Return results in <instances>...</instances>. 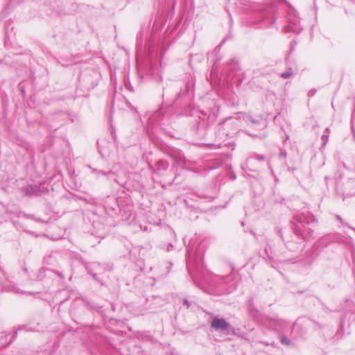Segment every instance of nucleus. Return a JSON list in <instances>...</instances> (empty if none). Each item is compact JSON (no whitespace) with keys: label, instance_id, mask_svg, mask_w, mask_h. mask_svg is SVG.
Masks as SVG:
<instances>
[{"label":"nucleus","instance_id":"nucleus-1","mask_svg":"<svg viewBox=\"0 0 355 355\" xmlns=\"http://www.w3.org/2000/svg\"><path fill=\"white\" fill-rule=\"evenodd\" d=\"M238 275L232 269L227 275L213 274L206 279L209 287L220 293L234 291L238 286Z\"/></svg>","mask_w":355,"mask_h":355},{"label":"nucleus","instance_id":"nucleus-2","mask_svg":"<svg viewBox=\"0 0 355 355\" xmlns=\"http://www.w3.org/2000/svg\"><path fill=\"white\" fill-rule=\"evenodd\" d=\"M239 117H229L218 124L217 132L218 137H234L239 131L241 127Z\"/></svg>","mask_w":355,"mask_h":355},{"label":"nucleus","instance_id":"nucleus-3","mask_svg":"<svg viewBox=\"0 0 355 355\" xmlns=\"http://www.w3.org/2000/svg\"><path fill=\"white\" fill-rule=\"evenodd\" d=\"M296 225L294 229L295 234L298 236L304 237V234L307 232L309 235L313 234V230L309 227V225L315 223V218L313 216L309 214L298 215L295 218Z\"/></svg>","mask_w":355,"mask_h":355},{"label":"nucleus","instance_id":"nucleus-4","mask_svg":"<svg viewBox=\"0 0 355 355\" xmlns=\"http://www.w3.org/2000/svg\"><path fill=\"white\" fill-rule=\"evenodd\" d=\"M204 254V250L200 245L196 247L194 245H189L187 250V266L199 261Z\"/></svg>","mask_w":355,"mask_h":355},{"label":"nucleus","instance_id":"nucleus-5","mask_svg":"<svg viewBox=\"0 0 355 355\" xmlns=\"http://www.w3.org/2000/svg\"><path fill=\"white\" fill-rule=\"evenodd\" d=\"M288 24L284 28L285 32L300 33L302 31L300 19L294 12L288 15Z\"/></svg>","mask_w":355,"mask_h":355},{"label":"nucleus","instance_id":"nucleus-6","mask_svg":"<svg viewBox=\"0 0 355 355\" xmlns=\"http://www.w3.org/2000/svg\"><path fill=\"white\" fill-rule=\"evenodd\" d=\"M264 324L269 329L275 331L282 330L288 325V322L277 318L266 317L264 319Z\"/></svg>","mask_w":355,"mask_h":355},{"label":"nucleus","instance_id":"nucleus-7","mask_svg":"<svg viewBox=\"0 0 355 355\" xmlns=\"http://www.w3.org/2000/svg\"><path fill=\"white\" fill-rule=\"evenodd\" d=\"M211 326L216 331H225L228 329L230 324L223 318H214L211 321Z\"/></svg>","mask_w":355,"mask_h":355},{"label":"nucleus","instance_id":"nucleus-8","mask_svg":"<svg viewBox=\"0 0 355 355\" xmlns=\"http://www.w3.org/2000/svg\"><path fill=\"white\" fill-rule=\"evenodd\" d=\"M86 268L88 272L91 274L94 279H96V272H101L104 267L99 263L94 262L87 265Z\"/></svg>","mask_w":355,"mask_h":355},{"label":"nucleus","instance_id":"nucleus-9","mask_svg":"<svg viewBox=\"0 0 355 355\" xmlns=\"http://www.w3.org/2000/svg\"><path fill=\"white\" fill-rule=\"evenodd\" d=\"M238 116L239 117V119H243L246 122H250L253 125H261V121H262V119L261 118H259V119H253L251 116L250 115H246L243 113H238Z\"/></svg>","mask_w":355,"mask_h":355},{"label":"nucleus","instance_id":"nucleus-10","mask_svg":"<svg viewBox=\"0 0 355 355\" xmlns=\"http://www.w3.org/2000/svg\"><path fill=\"white\" fill-rule=\"evenodd\" d=\"M332 236H325L320 239L318 245L322 247H327L328 245L331 242Z\"/></svg>","mask_w":355,"mask_h":355},{"label":"nucleus","instance_id":"nucleus-11","mask_svg":"<svg viewBox=\"0 0 355 355\" xmlns=\"http://www.w3.org/2000/svg\"><path fill=\"white\" fill-rule=\"evenodd\" d=\"M92 172L96 173L97 174L106 175L107 177V178H115V176H116L115 173L112 171H110L108 173H105L103 171H97L96 169L93 168Z\"/></svg>","mask_w":355,"mask_h":355},{"label":"nucleus","instance_id":"nucleus-12","mask_svg":"<svg viewBox=\"0 0 355 355\" xmlns=\"http://www.w3.org/2000/svg\"><path fill=\"white\" fill-rule=\"evenodd\" d=\"M157 166H158V170H166L168 167V164L164 161V160H159L157 162Z\"/></svg>","mask_w":355,"mask_h":355},{"label":"nucleus","instance_id":"nucleus-13","mask_svg":"<svg viewBox=\"0 0 355 355\" xmlns=\"http://www.w3.org/2000/svg\"><path fill=\"white\" fill-rule=\"evenodd\" d=\"M293 73H293V69L291 68H290L288 71L282 73L281 77L284 79H286V78H288L289 77H291V76H293Z\"/></svg>","mask_w":355,"mask_h":355},{"label":"nucleus","instance_id":"nucleus-14","mask_svg":"<svg viewBox=\"0 0 355 355\" xmlns=\"http://www.w3.org/2000/svg\"><path fill=\"white\" fill-rule=\"evenodd\" d=\"M281 343L284 345H286L287 346H289L291 345V341L290 340L285 336H283L282 338H281Z\"/></svg>","mask_w":355,"mask_h":355},{"label":"nucleus","instance_id":"nucleus-15","mask_svg":"<svg viewBox=\"0 0 355 355\" xmlns=\"http://www.w3.org/2000/svg\"><path fill=\"white\" fill-rule=\"evenodd\" d=\"M336 217L337 220H338L339 221H340L343 224H344L345 225H346V226H347V227H350V228H351V227H350V226H349V225H348V224H347V223H345V222L342 220V218H340V216L336 215ZM352 229H353V228L352 227Z\"/></svg>","mask_w":355,"mask_h":355},{"label":"nucleus","instance_id":"nucleus-16","mask_svg":"<svg viewBox=\"0 0 355 355\" xmlns=\"http://www.w3.org/2000/svg\"><path fill=\"white\" fill-rule=\"evenodd\" d=\"M328 139H329V137H328L327 135H323L322 136V141L324 142V144H326L327 143Z\"/></svg>","mask_w":355,"mask_h":355},{"label":"nucleus","instance_id":"nucleus-17","mask_svg":"<svg viewBox=\"0 0 355 355\" xmlns=\"http://www.w3.org/2000/svg\"><path fill=\"white\" fill-rule=\"evenodd\" d=\"M353 121H354V117H352V127H351V128H352V132H353V136L355 138V131H354V123H353L354 122H353Z\"/></svg>","mask_w":355,"mask_h":355},{"label":"nucleus","instance_id":"nucleus-18","mask_svg":"<svg viewBox=\"0 0 355 355\" xmlns=\"http://www.w3.org/2000/svg\"><path fill=\"white\" fill-rule=\"evenodd\" d=\"M315 92H316L315 90L311 89L309 92L308 95H309V96H313L315 95Z\"/></svg>","mask_w":355,"mask_h":355},{"label":"nucleus","instance_id":"nucleus-19","mask_svg":"<svg viewBox=\"0 0 355 355\" xmlns=\"http://www.w3.org/2000/svg\"><path fill=\"white\" fill-rule=\"evenodd\" d=\"M256 158L259 160V161H263L265 159V157L263 155H257Z\"/></svg>","mask_w":355,"mask_h":355},{"label":"nucleus","instance_id":"nucleus-20","mask_svg":"<svg viewBox=\"0 0 355 355\" xmlns=\"http://www.w3.org/2000/svg\"><path fill=\"white\" fill-rule=\"evenodd\" d=\"M280 156H281V157H286V153H283V152H282V153H280Z\"/></svg>","mask_w":355,"mask_h":355},{"label":"nucleus","instance_id":"nucleus-21","mask_svg":"<svg viewBox=\"0 0 355 355\" xmlns=\"http://www.w3.org/2000/svg\"><path fill=\"white\" fill-rule=\"evenodd\" d=\"M58 275L61 277V278H64L63 275L60 273H58Z\"/></svg>","mask_w":355,"mask_h":355},{"label":"nucleus","instance_id":"nucleus-22","mask_svg":"<svg viewBox=\"0 0 355 355\" xmlns=\"http://www.w3.org/2000/svg\"><path fill=\"white\" fill-rule=\"evenodd\" d=\"M263 344L266 346L269 345V344L268 343H263Z\"/></svg>","mask_w":355,"mask_h":355},{"label":"nucleus","instance_id":"nucleus-23","mask_svg":"<svg viewBox=\"0 0 355 355\" xmlns=\"http://www.w3.org/2000/svg\"><path fill=\"white\" fill-rule=\"evenodd\" d=\"M185 304H188V302L187 300H184Z\"/></svg>","mask_w":355,"mask_h":355}]
</instances>
